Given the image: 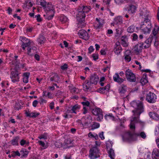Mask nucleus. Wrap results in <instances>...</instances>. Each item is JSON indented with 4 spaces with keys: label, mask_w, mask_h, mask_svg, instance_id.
Segmentation results:
<instances>
[{
    "label": "nucleus",
    "mask_w": 159,
    "mask_h": 159,
    "mask_svg": "<svg viewBox=\"0 0 159 159\" xmlns=\"http://www.w3.org/2000/svg\"><path fill=\"white\" fill-rule=\"evenodd\" d=\"M119 93L120 94L125 93L126 91L125 87H121L119 88L118 89Z\"/></svg>",
    "instance_id": "obj_30"
},
{
    "label": "nucleus",
    "mask_w": 159,
    "mask_h": 159,
    "mask_svg": "<svg viewBox=\"0 0 159 159\" xmlns=\"http://www.w3.org/2000/svg\"><path fill=\"white\" fill-rule=\"evenodd\" d=\"M92 112L94 115L98 116L97 118V120L98 121H101V120L103 119V115L101 109L99 108L93 109L92 110Z\"/></svg>",
    "instance_id": "obj_5"
},
{
    "label": "nucleus",
    "mask_w": 159,
    "mask_h": 159,
    "mask_svg": "<svg viewBox=\"0 0 159 159\" xmlns=\"http://www.w3.org/2000/svg\"><path fill=\"white\" fill-rule=\"evenodd\" d=\"M39 144L42 146V147H44L45 146V143L44 142H43L41 141H39Z\"/></svg>",
    "instance_id": "obj_63"
},
{
    "label": "nucleus",
    "mask_w": 159,
    "mask_h": 159,
    "mask_svg": "<svg viewBox=\"0 0 159 159\" xmlns=\"http://www.w3.org/2000/svg\"><path fill=\"white\" fill-rule=\"evenodd\" d=\"M117 80V81H115L116 82L119 84H121L124 81V80L122 78L118 79Z\"/></svg>",
    "instance_id": "obj_61"
},
{
    "label": "nucleus",
    "mask_w": 159,
    "mask_h": 159,
    "mask_svg": "<svg viewBox=\"0 0 159 159\" xmlns=\"http://www.w3.org/2000/svg\"><path fill=\"white\" fill-rule=\"evenodd\" d=\"M131 36L133 37L132 40L133 41L136 40L138 38V35L135 33L133 34Z\"/></svg>",
    "instance_id": "obj_46"
},
{
    "label": "nucleus",
    "mask_w": 159,
    "mask_h": 159,
    "mask_svg": "<svg viewBox=\"0 0 159 159\" xmlns=\"http://www.w3.org/2000/svg\"><path fill=\"white\" fill-rule=\"evenodd\" d=\"M82 104L84 106H86L89 107L90 105V102L88 101L85 102H81Z\"/></svg>",
    "instance_id": "obj_50"
},
{
    "label": "nucleus",
    "mask_w": 159,
    "mask_h": 159,
    "mask_svg": "<svg viewBox=\"0 0 159 159\" xmlns=\"http://www.w3.org/2000/svg\"><path fill=\"white\" fill-rule=\"evenodd\" d=\"M37 2L38 5H41L44 8L46 7V6L48 4L47 2L44 0H37Z\"/></svg>",
    "instance_id": "obj_25"
},
{
    "label": "nucleus",
    "mask_w": 159,
    "mask_h": 159,
    "mask_svg": "<svg viewBox=\"0 0 159 159\" xmlns=\"http://www.w3.org/2000/svg\"><path fill=\"white\" fill-rule=\"evenodd\" d=\"M16 26V25L13 24L12 23L10 25L9 27L10 29H12L14 28Z\"/></svg>",
    "instance_id": "obj_64"
},
{
    "label": "nucleus",
    "mask_w": 159,
    "mask_h": 159,
    "mask_svg": "<svg viewBox=\"0 0 159 159\" xmlns=\"http://www.w3.org/2000/svg\"><path fill=\"white\" fill-rule=\"evenodd\" d=\"M122 22V18L120 16H117L114 19V23L116 24H120Z\"/></svg>",
    "instance_id": "obj_24"
},
{
    "label": "nucleus",
    "mask_w": 159,
    "mask_h": 159,
    "mask_svg": "<svg viewBox=\"0 0 159 159\" xmlns=\"http://www.w3.org/2000/svg\"><path fill=\"white\" fill-rule=\"evenodd\" d=\"M122 50V48L120 45H117V44L115 45L114 49V52L116 54H118L120 53Z\"/></svg>",
    "instance_id": "obj_21"
},
{
    "label": "nucleus",
    "mask_w": 159,
    "mask_h": 159,
    "mask_svg": "<svg viewBox=\"0 0 159 159\" xmlns=\"http://www.w3.org/2000/svg\"><path fill=\"white\" fill-rule=\"evenodd\" d=\"M38 103L39 102L38 101L35 100L32 103V105L34 107H36Z\"/></svg>",
    "instance_id": "obj_54"
},
{
    "label": "nucleus",
    "mask_w": 159,
    "mask_h": 159,
    "mask_svg": "<svg viewBox=\"0 0 159 159\" xmlns=\"http://www.w3.org/2000/svg\"><path fill=\"white\" fill-rule=\"evenodd\" d=\"M55 145L56 147H57V148H60L62 147V144L61 143H60L59 142H58V143L57 142V143H56Z\"/></svg>",
    "instance_id": "obj_56"
},
{
    "label": "nucleus",
    "mask_w": 159,
    "mask_h": 159,
    "mask_svg": "<svg viewBox=\"0 0 159 159\" xmlns=\"http://www.w3.org/2000/svg\"><path fill=\"white\" fill-rule=\"evenodd\" d=\"M44 9L47 11L48 15L49 14L52 13V12H53V11H55L52 5L50 4L49 2L48 3L47 6Z\"/></svg>",
    "instance_id": "obj_17"
},
{
    "label": "nucleus",
    "mask_w": 159,
    "mask_h": 159,
    "mask_svg": "<svg viewBox=\"0 0 159 159\" xmlns=\"http://www.w3.org/2000/svg\"><path fill=\"white\" fill-rule=\"evenodd\" d=\"M115 75L116 76V77L114 76L113 77L114 81H117L118 79H121V78L120 77L119 75L117 73H116Z\"/></svg>",
    "instance_id": "obj_49"
},
{
    "label": "nucleus",
    "mask_w": 159,
    "mask_h": 159,
    "mask_svg": "<svg viewBox=\"0 0 159 159\" xmlns=\"http://www.w3.org/2000/svg\"><path fill=\"white\" fill-rule=\"evenodd\" d=\"M34 58L36 60H37L38 61H39L40 60L39 56L37 54H36L35 55Z\"/></svg>",
    "instance_id": "obj_62"
},
{
    "label": "nucleus",
    "mask_w": 159,
    "mask_h": 159,
    "mask_svg": "<svg viewBox=\"0 0 159 159\" xmlns=\"http://www.w3.org/2000/svg\"><path fill=\"white\" fill-rule=\"evenodd\" d=\"M110 88V84H108L105 87H101L97 89V91L100 93L103 94L105 93V91L108 92Z\"/></svg>",
    "instance_id": "obj_13"
},
{
    "label": "nucleus",
    "mask_w": 159,
    "mask_h": 159,
    "mask_svg": "<svg viewBox=\"0 0 159 159\" xmlns=\"http://www.w3.org/2000/svg\"><path fill=\"white\" fill-rule=\"evenodd\" d=\"M77 19L78 21L81 24L84 21L85 14L83 11H79L77 14Z\"/></svg>",
    "instance_id": "obj_9"
},
{
    "label": "nucleus",
    "mask_w": 159,
    "mask_h": 159,
    "mask_svg": "<svg viewBox=\"0 0 159 159\" xmlns=\"http://www.w3.org/2000/svg\"><path fill=\"white\" fill-rule=\"evenodd\" d=\"M36 17V20L38 22H40L42 20V19L40 17V16L39 14H38L37 16H35V18Z\"/></svg>",
    "instance_id": "obj_45"
},
{
    "label": "nucleus",
    "mask_w": 159,
    "mask_h": 159,
    "mask_svg": "<svg viewBox=\"0 0 159 159\" xmlns=\"http://www.w3.org/2000/svg\"><path fill=\"white\" fill-rule=\"evenodd\" d=\"M54 103L53 102H52L49 104V107L50 109L52 110L54 109Z\"/></svg>",
    "instance_id": "obj_57"
},
{
    "label": "nucleus",
    "mask_w": 159,
    "mask_h": 159,
    "mask_svg": "<svg viewBox=\"0 0 159 159\" xmlns=\"http://www.w3.org/2000/svg\"><path fill=\"white\" fill-rule=\"evenodd\" d=\"M104 118L107 120L108 119L107 118H108L112 120L114 119V117L111 114L109 115H106L104 116Z\"/></svg>",
    "instance_id": "obj_35"
},
{
    "label": "nucleus",
    "mask_w": 159,
    "mask_h": 159,
    "mask_svg": "<svg viewBox=\"0 0 159 159\" xmlns=\"http://www.w3.org/2000/svg\"><path fill=\"white\" fill-rule=\"evenodd\" d=\"M19 139V137L16 136L13 138L11 141V144L13 145H18V142Z\"/></svg>",
    "instance_id": "obj_22"
},
{
    "label": "nucleus",
    "mask_w": 159,
    "mask_h": 159,
    "mask_svg": "<svg viewBox=\"0 0 159 159\" xmlns=\"http://www.w3.org/2000/svg\"><path fill=\"white\" fill-rule=\"evenodd\" d=\"M96 20L97 22L95 23L94 24V26L95 28L96 29H100L103 26V24H104L103 20L101 19L100 18H96Z\"/></svg>",
    "instance_id": "obj_12"
},
{
    "label": "nucleus",
    "mask_w": 159,
    "mask_h": 159,
    "mask_svg": "<svg viewBox=\"0 0 159 159\" xmlns=\"http://www.w3.org/2000/svg\"><path fill=\"white\" fill-rule=\"evenodd\" d=\"M159 30V27H156V28H154L153 29V30L152 31V33L153 34V39H157V38L156 35L157 34L158 31Z\"/></svg>",
    "instance_id": "obj_27"
},
{
    "label": "nucleus",
    "mask_w": 159,
    "mask_h": 159,
    "mask_svg": "<svg viewBox=\"0 0 159 159\" xmlns=\"http://www.w3.org/2000/svg\"><path fill=\"white\" fill-rule=\"evenodd\" d=\"M151 27V24H148L147 26L146 24L141 25L140 28L143 30V32L144 34L146 33H149L151 31L150 29Z\"/></svg>",
    "instance_id": "obj_11"
},
{
    "label": "nucleus",
    "mask_w": 159,
    "mask_h": 159,
    "mask_svg": "<svg viewBox=\"0 0 159 159\" xmlns=\"http://www.w3.org/2000/svg\"><path fill=\"white\" fill-rule=\"evenodd\" d=\"M144 43H140L136 45L134 48V51L138 53L141 52L144 47Z\"/></svg>",
    "instance_id": "obj_15"
},
{
    "label": "nucleus",
    "mask_w": 159,
    "mask_h": 159,
    "mask_svg": "<svg viewBox=\"0 0 159 159\" xmlns=\"http://www.w3.org/2000/svg\"><path fill=\"white\" fill-rule=\"evenodd\" d=\"M21 108V106L19 103H16L14 106V109L16 110H18Z\"/></svg>",
    "instance_id": "obj_40"
},
{
    "label": "nucleus",
    "mask_w": 159,
    "mask_h": 159,
    "mask_svg": "<svg viewBox=\"0 0 159 159\" xmlns=\"http://www.w3.org/2000/svg\"><path fill=\"white\" fill-rule=\"evenodd\" d=\"M154 39L155 40V41L154 44V45L156 48H157L159 44V42L158 40H157V38Z\"/></svg>",
    "instance_id": "obj_51"
},
{
    "label": "nucleus",
    "mask_w": 159,
    "mask_h": 159,
    "mask_svg": "<svg viewBox=\"0 0 159 159\" xmlns=\"http://www.w3.org/2000/svg\"><path fill=\"white\" fill-rule=\"evenodd\" d=\"M135 26L134 25H131L128 27L127 29V31L128 33H133L134 30Z\"/></svg>",
    "instance_id": "obj_31"
},
{
    "label": "nucleus",
    "mask_w": 159,
    "mask_h": 159,
    "mask_svg": "<svg viewBox=\"0 0 159 159\" xmlns=\"http://www.w3.org/2000/svg\"><path fill=\"white\" fill-rule=\"evenodd\" d=\"M30 73L29 72H25L23 74V82L25 83H27L28 81V79L29 77Z\"/></svg>",
    "instance_id": "obj_23"
},
{
    "label": "nucleus",
    "mask_w": 159,
    "mask_h": 159,
    "mask_svg": "<svg viewBox=\"0 0 159 159\" xmlns=\"http://www.w3.org/2000/svg\"><path fill=\"white\" fill-rule=\"evenodd\" d=\"M92 56L93 59L95 61H96L98 59V55L97 54H93Z\"/></svg>",
    "instance_id": "obj_48"
},
{
    "label": "nucleus",
    "mask_w": 159,
    "mask_h": 159,
    "mask_svg": "<svg viewBox=\"0 0 159 159\" xmlns=\"http://www.w3.org/2000/svg\"><path fill=\"white\" fill-rule=\"evenodd\" d=\"M135 134L130 131H128L122 136V139L124 141L128 142L135 141L137 140Z\"/></svg>",
    "instance_id": "obj_3"
},
{
    "label": "nucleus",
    "mask_w": 159,
    "mask_h": 159,
    "mask_svg": "<svg viewBox=\"0 0 159 159\" xmlns=\"http://www.w3.org/2000/svg\"><path fill=\"white\" fill-rule=\"evenodd\" d=\"M121 43L123 45L124 47H126L128 46L127 43L126 41L123 39L121 40Z\"/></svg>",
    "instance_id": "obj_52"
},
{
    "label": "nucleus",
    "mask_w": 159,
    "mask_h": 159,
    "mask_svg": "<svg viewBox=\"0 0 159 159\" xmlns=\"http://www.w3.org/2000/svg\"><path fill=\"white\" fill-rule=\"evenodd\" d=\"M125 61L129 62L131 60V57L130 56V55H125Z\"/></svg>",
    "instance_id": "obj_39"
},
{
    "label": "nucleus",
    "mask_w": 159,
    "mask_h": 159,
    "mask_svg": "<svg viewBox=\"0 0 159 159\" xmlns=\"http://www.w3.org/2000/svg\"><path fill=\"white\" fill-rule=\"evenodd\" d=\"M94 50V48H93V46H90V47L88 48V53L90 54Z\"/></svg>",
    "instance_id": "obj_44"
},
{
    "label": "nucleus",
    "mask_w": 159,
    "mask_h": 159,
    "mask_svg": "<svg viewBox=\"0 0 159 159\" xmlns=\"http://www.w3.org/2000/svg\"><path fill=\"white\" fill-rule=\"evenodd\" d=\"M100 150L95 146L90 149L89 156L91 159H96L100 157Z\"/></svg>",
    "instance_id": "obj_2"
},
{
    "label": "nucleus",
    "mask_w": 159,
    "mask_h": 159,
    "mask_svg": "<svg viewBox=\"0 0 159 159\" xmlns=\"http://www.w3.org/2000/svg\"><path fill=\"white\" fill-rule=\"evenodd\" d=\"M55 12V11H53V12H52V13H51V15H50L48 16L46 18V19L49 20H51L54 16V14Z\"/></svg>",
    "instance_id": "obj_43"
},
{
    "label": "nucleus",
    "mask_w": 159,
    "mask_h": 159,
    "mask_svg": "<svg viewBox=\"0 0 159 159\" xmlns=\"http://www.w3.org/2000/svg\"><path fill=\"white\" fill-rule=\"evenodd\" d=\"M100 126V124L98 123L94 122L92 126V128L93 129H95L99 128Z\"/></svg>",
    "instance_id": "obj_37"
},
{
    "label": "nucleus",
    "mask_w": 159,
    "mask_h": 159,
    "mask_svg": "<svg viewBox=\"0 0 159 159\" xmlns=\"http://www.w3.org/2000/svg\"><path fill=\"white\" fill-rule=\"evenodd\" d=\"M136 10V6L134 5H131L129 6V9H128V11L129 12L130 11L131 14H133L135 12Z\"/></svg>",
    "instance_id": "obj_26"
},
{
    "label": "nucleus",
    "mask_w": 159,
    "mask_h": 159,
    "mask_svg": "<svg viewBox=\"0 0 159 159\" xmlns=\"http://www.w3.org/2000/svg\"><path fill=\"white\" fill-rule=\"evenodd\" d=\"M40 156L39 155H38L37 157L34 156H32L30 158V159H39L38 157Z\"/></svg>",
    "instance_id": "obj_59"
},
{
    "label": "nucleus",
    "mask_w": 159,
    "mask_h": 159,
    "mask_svg": "<svg viewBox=\"0 0 159 159\" xmlns=\"http://www.w3.org/2000/svg\"><path fill=\"white\" fill-rule=\"evenodd\" d=\"M148 81L147 79H145L143 78H141L140 81V83L143 85H144L145 84L148 83Z\"/></svg>",
    "instance_id": "obj_41"
},
{
    "label": "nucleus",
    "mask_w": 159,
    "mask_h": 159,
    "mask_svg": "<svg viewBox=\"0 0 159 159\" xmlns=\"http://www.w3.org/2000/svg\"><path fill=\"white\" fill-rule=\"evenodd\" d=\"M153 39V36L152 35H150L149 37L143 43H144V48L145 49L148 48L150 47L152 40Z\"/></svg>",
    "instance_id": "obj_10"
},
{
    "label": "nucleus",
    "mask_w": 159,
    "mask_h": 159,
    "mask_svg": "<svg viewBox=\"0 0 159 159\" xmlns=\"http://www.w3.org/2000/svg\"><path fill=\"white\" fill-rule=\"evenodd\" d=\"M49 78L51 81H54L57 83L60 82V77L57 73H54L51 75Z\"/></svg>",
    "instance_id": "obj_14"
},
{
    "label": "nucleus",
    "mask_w": 159,
    "mask_h": 159,
    "mask_svg": "<svg viewBox=\"0 0 159 159\" xmlns=\"http://www.w3.org/2000/svg\"><path fill=\"white\" fill-rule=\"evenodd\" d=\"M125 75L127 80L131 82H135L136 81L135 75L132 72L131 70L129 69L125 71Z\"/></svg>",
    "instance_id": "obj_4"
},
{
    "label": "nucleus",
    "mask_w": 159,
    "mask_h": 159,
    "mask_svg": "<svg viewBox=\"0 0 159 159\" xmlns=\"http://www.w3.org/2000/svg\"><path fill=\"white\" fill-rule=\"evenodd\" d=\"M135 135L136 136H140L143 139H145L146 137L145 133L144 132H141L140 134L135 133Z\"/></svg>",
    "instance_id": "obj_32"
},
{
    "label": "nucleus",
    "mask_w": 159,
    "mask_h": 159,
    "mask_svg": "<svg viewBox=\"0 0 159 159\" xmlns=\"http://www.w3.org/2000/svg\"><path fill=\"white\" fill-rule=\"evenodd\" d=\"M78 34L80 38L85 40H88L89 38V35L88 33L86 31L83 29L80 30Z\"/></svg>",
    "instance_id": "obj_7"
},
{
    "label": "nucleus",
    "mask_w": 159,
    "mask_h": 159,
    "mask_svg": "<svg viewBox=\"0 0 159 159\" xmlns=\"http://www.w3.org/2000/svg\"><path fill=\"white\" fill-rule=\"evenodd\" d=\"M98 80V77L96 75H92L90 77V81L92 84H96Z\"/></svg>",
    "instance_id": "obj_19"
},
{
    "label": "nucleus",
    "mask_w": 159,
    "mask_h": 159,
    "mask_svg": "<svg viewBox=\"0 0 159 159\" xmlns=\"http://www.w3.org/2000/svg\"><path fill=\"white\" fill-rule=\"evenodd\" d=\"M131 54V51L130 50H126L125 53V55H130Z\"/></svg>",
    "instance_id": "obj_58"
},
{
    "label": "nucleus",
    "mask_w": 159,
    "mask_h": 159,
    "mask_svg": "<svg viewBox=\"0 0 159 159\" xmlns=\"http://www.w3.org/2000/svg\"><path fill=\"white\" fill-rule=\"evenodd\" d=\"M156 96L152 93L150 92L147 94L146 100L149 103H154L156 102Z\"/></svg>",
    "instance_id": "obj_6"
},
{
    "label": "nucleus",
    "mask_w": 159,
    "mask_h": 159,
    "mask_svg": "<svg viewBox=\"0 0 159 159\" xmlns=\"http://www.w3.org/2000/svg\"><path fill=\"white\" fill-rule=\"evenodd\" d=\"M115 2L118 4H121L122 3L127 2V0L121 1V0H115Z\"/></svg>",
    "instance_id": "obj_38"
},
{
    "label": "nucleus",
    "mask_w": 159,
    "mask_h": 159,
    "mask_svg": "<svg viewBox=\"0 0 159 159\" xmlns=\"http://www.w3.org/2000/svg\"><path fill=\"white\" fill-rule=\"evenodd\" d=\"M131 106L135 109L132 111L133 115L134 116L131 120L130 128L131 129H135V123H139L140 114L144 111L143 103L139 101H134L131 103Z\"/></svg>",
    "instance_id": "obj_1"
},
{
    "label": "nucleus",
    "mask_w": 159,
    "mask_h": 159,
    "mask_svg": "<svg viewBox=\"0 0 159 159\" xmlns=\"http://www.w3.org/2000/svg\"><path fill=\"white\" fill-rule=\"evenodd\" d=\"M152 159H159V150L154 149L152 153Z\"/></svg>",
    "instance_id": "obj_20"
},
{
    "label": "nucleus",
    "mask_w": 159,
    "mask_h": 159,
    "mask_svg": "<svg viewBox=\"0 0 159 159\" xmlns=\"http://www.w3.org/2000/svg\"><path fill=\"white\" fill-rule=\"evenodd\" d=\"M150 118L158 121L159 120V115L155 112H150L149 113Z\"/></svg>",
    "instance_id": "obj_18"
},
{
    "label": "nucleus",
    "mask_w": 159,
    "mask_h": 159,
    "mask_svg": "<svg viewBox=\"0 0 159 159\" xmlns=\"http://www.w3.org/2000/svg\"><path fill=\"white\" fill-rule=\"evenodd\" d=\"M67 18L64 15H62L60 17V20L63 22H65L67 21Z\"/></svg>",
    "instance_id": "obj_34"
},
{
    "label": "nucleus",
    "mask_w": 159,
    "mask_h": 159,
    "mask_svg": "<svg viewBox=\"0 0 159 159\" xmlns=\"http://www.w3.org/2000/svg\"><path fill=\"white\" fill-rule=\"evenodd\" d=\"M80 108V106L78 104H76L75 105L73 106L72 109H71V111H72L71 113L76 114V112L75 111L76 110L79 109Z\"/></svg>",
    "instance_id": "obj_29"
},
{
    "label": "nucleus",
    "mask_w": 159,
    "mask_h": 159,
    "mask_svg": "<svg viewBox=\"0 0 159 159\" xmlns=\"http://www.w3.org/2000/svg\"><path fill=\"white\" fill-rule=\"evenodd\" d=\"M46 41V39L44 36L43 35H40L38 39V41L39 43L40 44L44 43Z\"/></svg>",
    "instance_id": "obj_28"
},
{
    "label": "nucleus",
    "mask_w": 159,
    "mask_h": 159,
    "mask_svg": "<svg viewBox=\"0 0 159 159\" xmlns=\"http://www.w3.org/2000/svg\"><path fill=\"white\" fill-rule=\"evenodd\" d=\"M85 84H83V88L84 90L85 91H87L88 90H90L91 89V84H92L90 81H89V80H86L85 81Z\"/></svg>",
    "instance_id": "obj_16"
},
{
    "label": "nucleus",
    "mask_w": 159,
    "mask_h": 159,
    "mask_svg": "<svg viewBox=\"0 0 159 159\" xmlns=\"http://www.w3.org/2000/svg\"><path fill=\"white\" fill-rule=\"evenodd\" d=\"M39 99L40 100V102H39L40 104H42L43 103H46L47 101L42 98L41 97H40Z\"/></svg>",
    "instance_id": "obj_55"
},
{
    "label": "nucleus",
    "mask_w": 159,
    "mask_h": 159,
    "mask_svg": "<svg viewBox=\"0 0 159 159\" xmlns=\"http://www.w3.org/2000/svg\"><path fill=\"white\" fill-rule=\"evenodd\" d=\"M108 153L111 159H114V158L112 157V155H113L114 153V150L112 148H111L110 149Z\"/></svg>",
    "instance_id": "obj_36"
},
{
    "label": "nucleus",
    "mask_w": 159,
    "mask_h": 159,
    "mask_svg": "<svg viewBox=\"0 0 159 159\" xmlns=\"http://www.w3.org/2000/svg\"><path fill=\"white\" fill-rule=\"evenodd\" d=\"M30 44V40L29 39H26V42H23L22 44L26 47H29Z\"/></svg>",
    "instance_id": "obj_33"
},
{
    "label": "nucleus",
    "mask_w": 159,
    "mask_h": 159,
    "mask_svg": "<svg viewBox=\"0 0 159 159\" xmlns=\"http://www.w3.org/2000/svg\"><path fill=\"white\" fill-rule=\"evenodd\" d=\"M40 139H47V133H45L41 135L39 137Z\"/></svg>",
    "instance_id": "obj_42"
},
{
    "label": "nucleus",
    "mask_w": 159,
    "mask_h": 159,
    "mask_svg": "<svg viewBox=\"0 0 159 159\" xmlns=\"http://www.w3.org/2000/svg\"><path fill=\"white\" fill-rule=\"evenodd\" d=\"M61 69L62 70H66L68 68L67 64L65 63L63 65L61 66Z\"/></svg>",
    "instance_id": "obj_47"
},
{
    "label": "nucleus",
    "mask_w": 159,
    "mask_h": 159,
    "mask_svg": "<svg viewBox=\"0 0 159 159\" xmlns=\"http://www.w3.org/2000/svg\"><path fill=\"white\" fill-rule=\"evenodd\" d=\"M26 143V142L25 140L24 139L21 140L20 142V144L21 146H23Z\"/></svg>",
    "instance_id": "obj_60"
},
{
    "label": "nucleus",
    "mask_w": 159,
    "mask_h": 159,
    "mask_svg": "<svg viewBox=\"0 0 159 159\" xmlns=\"http://www.w3.org/2000/svg\"><path fill=\"white\" fill-rule=\"evenodd\" d=\"M10 78L11 79L13 83L19 81V77L18 71H12L10 74Z\"/></svg>",
    "instance_id": "obj_8"
},
{
    "label": "nucleus",
    "mask_w": 159,
    "mask_h": 159,
    "mask_svg": "<svg viewBox=\"0 0 159 159\" xmlns=\"http://www.w3.org/2000/svg\"><path fill=\"white\" fill-rule=\"evenodd\" d=\"M103 132L102 131L99 134V137L102 139H105L104 137L103 136Z\"/></svg>",
    "instance_id": "obj_53"
}]
</instances>
